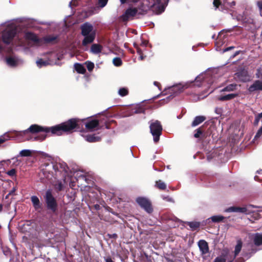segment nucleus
<instances>
[{
    "instance_id": "13d9d810",
    "label": "nucleus",
    "mask_w": 262,
    "mask_h": 262,
    "mask_svg": "<svg viewBox=\"0 0 262 262\" xmlns=\"http://www.w3.org/2000/svg\"><path fill=\"white\" fill-rule=\"evenodd\" d=\"M188 87V85L187 84L184 85H183L181 84V89L183 88V89H186Z\"/></svg>"
},
{
    "instance_id": "5fc2aeb1",
    "label": "nucleus",
    "mask_w": 262,
    "mask_h": 262,
    "mask_svg": "<svg viewBox=\"0 0 262 262\" xmlns=\"http://www.w3.org/2000/svg\"><path fill=\"white\" fill-rule=\"evenodd\" d=\"M233 48H234V47H230L224 49L223 52H227Z\"/></svg>"
},
{
    "instance_id": "9b49d317",
    "label": "nucleus",
    "mask_w": 262,
    "mask_h": 262,
    "mask_svg": "<svg viewBox=\"0 0 262 262\" xmlns=\"http://www.w3.org/2000/svg\"><path fill=\"white\" fill-rule=\"evenodd\" d=\"M54 58H57V60H59V57H57V55L55 53H51L50 54V57L49 60H44L42 59H40L36 61V63L38 68H41L44 66H46L48 64H57V62L56 60H54Z\"/></svg>"
},
{
    "instance_id": "f257e3e1",
    "label": "nucleus",
    "mask_w": 262,
    "mask_h": 262,
    "mask_svg": "<svg viewBox=\"0 0 262 262\" xmlns=\"http://www.w3.org/2000/svg\"><path fill=\"white\" fill-rule=\"evenodd\" d=\"M85 120H80L77 118H73L61 124L51 126L44 127L37 124L31 125L27 130L19 133L20 135H26L29 132L33 133H41L39 137L35 138L36 140H43L47 137V134L51 133L52 135L60 136L63 132H70L74 129L80 127L81 123L84 122L85 128L90 130L93 131L98 128V121L95 119L85 122Z\"/></svg>"
},
{
    "instance_id": "7c9ffc66",
    "label": "nucleus",
    "mask_w": 262,
    "mask_h": 262,
    "mask_svg": "<svg viewBox=\"0 0 262 262\" xmlns=\"http://www.w3.org/2000/svg\"><path fill=\"white\" fill-rule=\"evenodd\" d=\"M237 85L236 84H230L225 87L221 90V92H231L237 89Z\"/></svg>"
},
{
    "instance_id": "1a4fd4ad",
    "label": "nucleus",
    "mask_w": 262,
    "mask_h": 262,
    "mask_svg": "<svg viewBox=\"0 0 262 262\" xmlns=\"http://www.w3.org/2000/svg\"><path fill=\"white\" fill-rule=\"evenodd\" d=\"M44 198L47 209L55 212L57 210V203L51 190L49 189L46 192Z\"/></svg>"
},
{
    "instance_id": "58836bf2",
    "label": "nucleus",
    "mask_w": 262,
    "mask_h": 262,
    "mask_svg": "<svg viewBox=\"0 0 262 262\" xmlns=\"http://www.w3.org/2000/svg\"><path fill=\"white\" fill-rule=\"evenodd\" d=\"M113 63L114 64V66H115L116 67H119L122 64V60L120 58L116 57V58H114V59L113 60Z\"/></svg>"
},
{
    "instance_id": "f704fd0d",
    "label": "nucleus",
    "mask_w": 262,
    "mask_h": 262,
    "mask_svg": "<svg viewBox=\"0 0 262 262\" xmlns=\"http://www.w3.org/2000/svg\"><path fill=\"white\" fill-rule=\"evenodd\" d=\"M32 154V151L29 149H23L19 152V155L21 157H29Z\"/></svg>"
},
{
    "instance_id": "6e6d98bb",
    "label": "nucleus",
    "mask_w": 262,
    "mask_h": 262,
    "mask_svg": "<svg viewBox=\"0 0 262 262\" xmlns=\"http://www.w3.org/2000/svg\"><path fill=\"white\" fill-rule=\"evenodd\" d=\"M32 222L31 221H27L26 223L24 224V226H31Z\"/></svg>"
},
{
    "instance_id": "3c124183",
    "label": "nucleus",
    "mask_w": 262,
    "mask_h": 262,
    "mask_svg": "<svg viewBox=\"0 0 262 262\" xmlns=\"http://www.w3.org/2000/svg\"><path fill=\"white\" fill-rule=\"evenodd\" d=\"M78 5V2H77V0H72V1L70 2V3H69V6L70 7H72V5L76 6H77Z\"/></svg>"
},
{
    "instance_id": "680f3d73",
    "label": "nucleus",
    "mask_w": 262,
    "mask_h": 262,
    "mask_svg": "<svg viewBox=\"0 0 262 262\" xmlns=\"http://www.w3.org/2000/svg\"><path fill=\"white\" fill-rule=\"evenodd\" d=\"M3 209V205L0 203V212L2 211Z\"/></svg>"
},
{
    "instance_id": "72a5a7b5",
    "label": "nucleus",
    "mask_w": 262,
    "mask_h": 262,
    "mask_svg": "<svg viewBox=\"0 0 262 262\" xmlns=\"http://www.w3.org/2000/svg\"><path fill=\"white\" fill-rule=\"evenodd\" d=\"M156 186L157 188L161 190H164L166 188V184L161 180L156 181Z\"/></svg>"
},
{
    "instance_id": "c756f323",
    "label": "nucleus",
    "mask_w": 262,
    "mask_h": 262,
    "mask_svg": "<svg viewBox=\"0 0 262 262\" xmlns=\"http://www.w3.org/2000/svg\"><path fill=\"white\" fill-rule=\"evenodd\" d=\"M75 70L77 73L80 74H84L86 72V70L84 67L80 63H76L74 64Z\"/></svg>"
},
{
    "instance_id": "f3484780",
    "label": "nucleus",
    "mask_w": 262,
    "mask_h": 262,
    "mask_svg": "<svg viewBox=\"0 0 262 262\" xmlns=\"http://www.w3.org/2000/svg\"><path fill=\"white\" fill-rule=\"evenodd\" d=\"M227 212H242L249 213L247 207H230L225 210Z\"/></svg>"
},
{
    "instance_id": "ddd939ff",
    "label": "nucleus",
    "mask_w": 262,
    "mask_h": 262,
    "mask_svg": "<svg viewBox=\"0 0 262 262\" xmlns=\"http://www.w3.org/2000/svg\"><path fill=\"white\" fill-rule=\"evenodd\" d=\"M198 245L202 256L204 259H206L209 255L208 243L206 241L201 239L198 242Z\"/></svg>"
},
{
    "instance_id": "09e8293b",
    "label": "nucleus",
    "mask_w": 262,
    "mask_h": 262,
    "mask_svg": "<svg viewBox=\"0 0 262 262\" xmlns=\"http://www.w3.org/2000/svg\"><path fill=\"white\" fill-rule=\"evenodd\" d=\"M215 112L216 114L221 116L223 112V109L222 107H216L215 109Z\"/></svg>"
},
{
    "instance_id": "20e7f679",
    "label": "nucleus",
    "mask_w": 262,
    "mask_h": 262,
    "mask_svg": "<svg viewBox=\"0 0 262 262\" xmlns=\"http://www.w3.org/2000/svg\"><path fill=\"white\" fill-rule=\"evenodd\" d=\"M81 34L84 36V39L82 41V45L83 46L92 43L96 37V30L93 26L89 22H86L80 26Z\"/></svg>"
},
{
    "instance_id": "0e129e2a",
    "label": "nucleus",
    "mask_w": 262,
    "mask_h": 262,
    "mask_svg": "<svg viewBox=\"0 0 262 262\" xmlns=\"http://www.w3.org/2000/svg\"><path fill=\"white\" fill-rule=\"evenodd\" d=\"M142 45H143V46L144 47L146 46V43L145 42H142Z\"/></svg>"
},
{
    "instance_id": "e433bc0d",
    "label": "nucleus",
    "mask_w": 262,
    "mask_h": 262,
    "mask_svg": "<svg viewBox=\"0 0 262 262\" xmlns=\"http://www.w3.org/2000/svg\"><path fill=\"white\" fill-rule=\"evenodd\" d=\"M128 90L125 88H120L118 91V94L121 97L126 96L128 94Z\"/></svg>"
},
{
    "instance_id": "cd10ccee",
    "label": "nucleus",
    "mask_w": 262,
    "mask_h": 262,
    "mask_svg": "<svg viewBox=\"0 0 262 262\" xmlns=\"http://www.w3.org/2000/svg\"><path fill=\"white\" fill-rule=\"evenodd\" d=\"M206 119V117L203 116H199L195 117L194 119V120L193 121L192 123V126H195L201 123H202L204 121H205Z\"/></svg>"
},
{
    "instance_id": "79ce46f5",
    "label": "nucleus",
    "mask_w": 262,
    "mask_h": 262,
    "mask_svg": "<svg viewBox=\"0 0 262 262\" xmlns=\"http://www.w3.org/2000/svg\"><path fill=\"white\" fill-rule=\"evenodd\" d=\"M137 53L139 55V59L141 60H143L145 58V56L143 55L142 50L139 47H137Z\"/></svg>"
},
{
    "instance_id": "473e14b6",
    "label": "nucleus",
    "mask_w": 262,
    "mask_h": 262,
    "mask_svg": "<svg viewBox=\"0 0 262 262\" xmlns=\"http://www.w3.org/2000/svg\"><path fill=\"white\" fill-rule=\"evenodd\" d=\"M226 1L227 0H223V2H221L220 0H214L213 4L214 7H215V9L219 8L220 6H221V8H222V6L225 5Z\"/></svg>"
},
{
    "instance_id": "5701e85b",
    "label": "nucleus",
    "mask_w": 262,
    "mask_h": 262,
    "mask_svg": "<svg viewBox=\"0 0 262 262\" xmlns=\"http://www.w3.org/2000/svg\"><path fill=\"white\" fill-rule=\"evenodd\" d=\"M58 36L54 35H48L44 36L42 38L40 39L41 41H43L45 43H53L56 41Z\"/></svg>"
},
{
    "instance_id": "dca6fc26",
    "label": "nucleus",
    "mask_w": 262,
    "mask_h": 262,
    "mask_svg": "<svg viewBox=\"0 0 262 262\" xmlns=\"http://www.w3.org/2000/svg\"><path fill=\"white\" fill-rule=\"evenodd\" d=\"M209 77L210 76L207 73H202L201 74H200V75L196 77L194 83L197 86H200V85L199 84H198V82H201L202 80H203L202 84H204L205 83L208 82L209 81L208 79Z\"/></svg>"
},
{
    "instance_id": "ea45409f",
    "label": "nucleus",
    "mask_w": 262,
    "mask_h": 262,
    "mask_svg": "<svg viewBox=\"0 0 262 262\" xmlns=\"http://www.w3.org/2000/svg\"><path fill=\"white\" fill-rule=\"evenodd\" d=\"M85 64H86V68H87L88 71L91 72L93 70V69L94 68V63H93L91 61H88L85 62Z\"/></svg>"
},
{
    "instance_id": "a211bd4d",
    "label": "nucleus",
    "mask_w": 262,
    "mask_h": 262,
    "mask_svg": "<svg viewBox=\"0 0 262 262\" xmlns=\"http://www.w3.org/2000/svg\"><path fill=\"white\" fill-rule=\"evenodd\" d=\"M82 136L85 141L91 143L98 142L101 139V137L96 134H83Z\"/></svg>"
},
{
    "instance_id": "4d7b16f0",
    "label": "nucleus",
    "mask_w": 262,
    "mask_h": 262,
    "mask_svg": "<svg viewBox=\"0 0 262 262\" xmlns=\"http://www.w3.org/2000/svg\"><path fill=\"white\" fill-rule=\"evenodd\" d=\"M105 262H114L110 257L105 258Z\"/></svg>"
},
{
    "instance_id": "bb28decb",
    "label": "nucleus",
    "mask_w": 262,
    "mask_h": 262,
    "mask_svg": "<svg viewBox=\"0 0 262 262\" xmlns=\"http://www.w3.org/2000/svg\"><path fill=\"white\" fill-rule=\"evenodd\" d=\"M236 75L238 79L242 81L245 82L249 80V77L247 75V72L246 71L237 73Z\"/></svg>"
},
{
    "instance_id": "393cba45",
    "label": "nucleus",
    "mask_w": 262,
    "mask_h": 262,
    "mask_svg": "<svg viewBox=\"0 0 262 262\" xmlns=\"http://www.w3.org/2000/svg\"><path fill=\"white\" fill-rule=\"evenodd\" d=\"M102 47L101 45L94 43L92 45L90 51L92 53L97 54L100 53L102 51Z\"/></svg>"
},
{
    "instance_id": "412c9836",
    "label": "nucleus",
    "mask_w": 262,
    "mask_h": 262,
    "mask_svg": "<svg viewBox=\"0 0 262 262\" xmlns=\"http://www.w3.org/2000/svg\"><path fill=\"white\" fill-rule=\"evenodd\" d=\"M31 200L35 210H38L42 208V204L40 202V201L37 196H32L31 197Z\"/></svg>"
},
{
    "instance_id": "864d4df0",
    "label": "nucleus",
    "mask_w": 262,
    "mask_h": 262,
    "mask_svg": "<svg viewBox=\"0 0 262 262\" xmlns=\"http://www.w3.org/2000/svg\"><path fill=\"white\" fill-rule=\"evenodd\" d=\"M154 84L155 86H157V87L158 88V89H159V90L160 91H162V89H161V86H160V83H159V82H157V81H155V82H154Z\"/></svg>"
},
{
    "instance_id": "b1692460",
    "label": "nucleus",
    "mask_w": 262,
    "mask_h": 262,
    "mask_svg": "<svg viewBox=\"0 0 262 262\" xmlns=\"http://www.w3.org/2000/svg\"><path fill=\"white\" fill-rule=\"evenodd\" d=\"M225 217L222 215H214L206 220V223H209L210 222L213 223H219L222 222Z\"/></svg>"
},
{
    "instance_id": "4be33fe9",
    "label": "nucleus",
    "mask_w": 262,
    "mask_h": 262,
    "mask_svg": "<svg viewBox=\"0 0 262 262\" xmlns=\"http://www.w3.org/2000/svg\"><path fill=\"white\" fill-rule=\"evenodd\" d=\"M25 37L28 40H32L36 43H39L41 42V39H39L35 34L28 32L25 34Z\"/></svg>"
},
{
    "instance_id": "de8ad7c7",
    "label": "nucleus",
    "mask_w": 262,
    "mask_h": 262,
    "mask_svg": "<svg viewBox=\"0 0 262 262\" xmlns=\"http://www.w3.org/2000/svg\"><path fill=\"white\" fill-rule=\"evenodd\" d=\"M16 170L14 168L11 169V170L8 171L7 172V174L9 176L13 177L16 175Z\"/></svg>"
},
{
    "instance_id": "e2e57ef3",
    "label": "nucleus",
    "mask_w": 262,
    "mask_h": 262,
    "mask_svg": "<svg viewBox=\"0 0 262 262\" xmlns=\"http://www.w3.org/2000/svg\"><path fill=\"white\" fill-rule=\"evenodd\" d=\"M4 162V161H2L0 162V168H1V166L3 165V163Z\"/></svg>"
},
{
    "instance_id": "2eb2a0df",
    "label": "nucleus",
    "mask_w": 262,
    "mask_h": 262,
    "mask_svg": "<svg viewBox=\"0 0 262 262\" xmlns=\"http://www.w3.org/2000/svg\"><path fill=\"white\" fill-rule=\"evenodd\" d=\"M249 237L256 246L262 245V234L259 233L250 234Z\"/></svg>"
},
{
    "instance_id": "4c0bfd02",
    "label": "nucleus",
    "mask_w": 262,
    "mask_h": 262,
    "mask_svg": "<svg viewBox=\"0 0 262 262\" xmlns=\"http://www.w3.org/2000/svg\"><path fill=\"white\" fill-rule=\"evenodd\" d=\"M203 136V133L200 128H198L194 131V137L195 138L201 139Z\"/></svg>"
},
{
    "instance_id": "f8f14e48",
    "label": "nucleus",
    "mask_w": 262,
    "mask_h": 262,
    "mask_svg": "<svg viewBox=\"0 0 262 262\" xmlns=\"http://www.w3.org/2000/svg\"><path fill=\"white\" fill-rule=\"evenodd\" d=\"M136 202L143 208L147 213H151L152 211L151 203L149 201L144 197H139L137 198Z\"/></svg>"
},
{
    "instance_id": "774afa93",
    "label": "nucleus",
    "mask_w": 262,
    "mask_h": 262,
    "mask_svg": "<svg viewBox=\"0 0 262 262\" xmlns=\"http://www.w3.org/2000/svg\"><path fill=\"white\" fill-rule=\"evenodd\" d=\"M180 115L177 116V118H178V119H179V118H180Z\"/></svg>"
},
{
    "instance_id": "6e6552de",
    "label": "nucleus",
    "mask_w": 262,
    "mask_h": 262,
    "mask_svg": "<svg viewBox=\"0 0 262 262\" xmlns=\"http://www.w3.org/2000/svg\"><path fill=\"white\" fill-rule=\"evenodd\" d=\"M180 83H177L170 86H168L164 89L161 93L157 96L156 98L159 97L160 96H164L169 94V96L166 98L167 101H169L170 99L173 98L176 96L180 93Z\"/></svg>"
},
{
    "instance_id": "4468645a",
    "label": "nucleus",
    "mask_w": 262,
    "mask_h": 262,
    "mask_svg": "<svg viewBox=\"0 0 262 262\" xmlns=\"http://www.w3.org/2000/svg\"><path fill=\"white\" fill-rule=\"evenodd\" d=\"M7 65L10 67H16L23 63V61L16 57H8L6 58Z\"/></svg>"
},
{
    "instance_id": "bf43d9fd",
    "label": "nucleus",
    "mask_w": 262,
    "mask_h": 262,
    "mask_svg": "<svg viewBox=\"0 0 262 262\" xmlns=\"http://www.w3.org/2000/svg\"><path fill=\"white\" fill-rule=\"evenodd\" d=\"M256 116H258L260 119L262 118V112L257 114Z\"/></svg>"
},
{
    "instance_id": "37998d69",
    "label": "nucleus",
    "mask_w": 262,
    "mask_h": 262,
    "mask_svg": "<svg viewBox=\"0 0 262 262\" xmlns=\"http://www.w3.org/2000/svg\"><path fill=\"white\" fill-rule=\"evenodd\" d=\"M213 90H214L213 89H212L211 90V91L209 92H208V90H205L204 91V94L199 95V99H203L205 97H207L208 95L209 94L211 93V92H212L213 91Z\"/></svg>"
},
{
    "instance_id": "a19ab883",
    "label": "nucleus",
    "mask_w": 262,
    "mask_h": 262,
    "mask_svg": "<svg viewBox=\"0 0 262 262\" xmlns=\"http://www.w3.org/2000/svg\"><path fill=\"white\" fill-rule=\"evenodd\" d=\"M235 2L234 1H233L231 4L226 3L224 6H222V8H221V9H222V10L228 9L230 8L235 6Z\"/></svg>"
},
{
    "instance_id": "a18cd8bd",
    "label": "nucleus",
    "mask_w": 262,
    "mask_h": 262,
    "mask_svg": "<svg viewBox=\"0 0 262 262\" xmlns=\"http://www.w3.org/2000/svg\"><path fill=\"white\" fill-rule=\"evenodd\" d=\"M17 189L16 187H13L12 190L9 192V193L6 195V199H8L9 195H15V191Z\"/></svg>"
},
{
    "instance_id": "6ab92c4d",
    "label": "nucleus",
    "mask_w": 262,
    "mask_h": 262,
    "mask_svg": "<svg viewBox=\"0 0 262 262\" xmlns=\"http://www.w3.org/2000/svg\"><path fill=\"white\" fill-rule=\"evenodd\" d=\"M262 90V81L256 80L248 89L250 92Z\"/></svg>"
},
{
    "instance_id": "7ed1b4c3",
    "label": "nucleus",
    "mask_w": 262,
    "mask_h": 262,
    "mask_svg": "<svg viewBox=\"0 0 262 262\" xmlns=\"http://www.w3.org/2000/svg\"><path fill=\"white\" fill-rule=\"evenodd\" d=\"M169 0H140L139 10L140 12L147 13L149 10L157 14L163 12Z\"/></svg>"
},
{
    "instance_id": "f03ea898",
    "label": "nucleus",
    "mask_w": 262,
    "mask_h": 262,
    "mask_svg": "<svg viewBox=\"0 0 262 262\" xmlns=\"http://www.w3.org/2000/svg\"><path fill=\"white\" fill-rule=\"evenodd\" d=\"M69 168L64 162H48L41 166V171L39 175L42 174L48 180L53 178H61L62 181L58 180L55 185L56 189L60 191L63 189L67 178H69Z\"/></svg>"
},
{
    "instance_id": "603ef678",
    "label": "nucleus",
    "mask_w": 262,
    "mask_h": 262,
    "mask_svg": "<svg viewBox=\"0 0 262 262\" xmlns=\"http://www.w3.org/2000/svg\"><path fill=\"white\" fill-rule=\"evenodd\" d=\"M260 119V118H259L258 116H255V121L254 122V124L255 125H258V123Z\"/></svg>"
},
{
    "instance_id": "c85d7f7f",
    "label": "nucleus",
    "mask_w": 262,
    "mask_h": 262,
    "mask_svg": "<svg viewBox=\"0 0 262 262\" xmlns=\"http://www.w3.org/2000/svg\"><path fill=\"white\" fill-rule=\"evenodd\" d=\"M242 248V242L241 240H238L237 244L235 247L234 256H232L233 259L238 255L241 251Z\"/></svg>"
},
{
    "instance_id": "2f4dec72",
    "label": "nucleus",
    "mask_w": 262,
    "mask_h": 262,
    "mask_svg": "<svg viewBox=\"0 0 262 262\" xmlns=\"http://www.w3.org/2000/svg\"><path fill=\"white\" fill-rule=\"evenodd\" d=\"M186 224L190 227L192 230H196L200 225V223L197 222H187Z\"/></svg>"
},
{
    "instance_id": "9d476101",
    "label": "nucleus",
    "mask_w": 262,
    "mask_h": 262,
    "mask_svg": "<svg viewBox=\"0 0 262 262\" xmlns=\"http://www.w3.org/2000/svg\"><path fill=\"white\" fill-rule=\"evenodd\" d=\"M74 179L76 180L78 187H86L90 184L91 180L86 177L82 171H76L74 174Z\"/></svg>"
},
{
    "instance_id": "c9c22d12",
    "label": "nucleus",
    "mask_w": 262,
    "mask_h": 262,
    "mask_svg": "<svg viewBox=\"0 0 262 262\" xmlns=\"http://www.w3.org/2000/svg\"><path fill=\"white\" fill-rule=\"evenodd\" d=\"M223 34V32L221 31L219 33V35H218V37H217V41H216V45L217 46H221L224 42L223 41H222V35Z\"/></svg>"
},
{
    "instance_id": "aec40b11",
    "label": "nucleus",
    "mask_w": 262,
    "mask_h": 262,
    "mask_svg": "<svg viewBox=\"0 0 262 262\" xmlns=\"http://www.w3.org/2000/svg\"><path fill=\"white\" fill-rule=\"evenodd\" d=\"M233 260L232 256L229 254L222 255L217 257L214 260V262H232Z\"/></svg>"
},
{
    "instance_id": "0eeeda50",
    "label": "nucleus",
    "mask_w": 262,
    "mask_h": 262,
    "mask_svg": "<svg viewBox=\"0 0 262 262\" xmlns=\"http://www.w3.org/2000/svg\"><path fill=\"white\" fill-rule=\"evenodd\" d=\"M144 12H140L139 10V5L135 8H129L125 10L119 17V20L123 22H127L128 20L133 19L136 14H144Z\"/></svg>"
},
{
    "instance_id": "69168bd1",
    "label": "nucleus",
    "mask_w": 262,
    "mask_h": 262,
    "mask_svg": "<svg viewBox=\"0 0 262 262\" xmlns=\"http://www.w3.org/2000/svg\"><path fill=\"white\" fill-rule=\"evenodd\" d=\"M2 50H3V47L1 45H0V52L2 51Z\"/></svg>"
},
{
    "instance_id": "c03bdc74",
    "label": "nucleus",
    "mask_w": 262,
    "mask_h": 262,
    "mask_svg": "<svg viewBox=\"0 0 262 262\" xmlns=\"http://www.w3.org/2000/svg\"><path fill=\"white\" fill-rule=\"evenodd\" d=\"M69 186L70 187L74 189V187L76 186H77V181H74V180L72 178H70V183H69Z\"/></svg>"
},
{
    "instance_id": "338daca9",
    "label": "nucleus",
    "mask_w": 262,
    "mask_h": 262,
    "mask_svg": "<svg viewBox=\"0 0 262 262\" xmlns=\"http://www.w3.org/2000/svg\"><path fill=\"white\" fill-rule=\"evenodd\" d=\"M167 168L168 169H170V166H169V165L167 166Z\"/></svg>"
},
{
    "instance_id": "49530a36",
    "label": "nucleus",
    "mask_w": 262,
    "mask_h": 262,
    "mask_svg": "<svg viewBox=\"0 0 262 262\" xmlns=\"http://www.w3.org/2000/svg\"><path fill=\"white\" fill-rule=\"evenodd\" d=\"M108 0H98V4L101 8L104 7L107 4Z\"/></svg>"
},
{
    "instance_id": "423d86ee",
    "label": "nucleus",
    "mask_w": 262,
    "mask_h": 262,
    "mask_svg": "<svg viewBox=\"0 0 262 262\" xmlns=\"http://www.w3.org/2000/svg\"><path fill=\"white\" fill-rule=\"evenodd\" d=\"M149 124L150 132L153 136L154 141L157 143L159 141L160 137L162 134V125L158 120L151 121Z\"/></svg>"
},
{
    "instance_id": "052dcab7",
    "label": "nucleus",
    "mask_w": 262,
    "mask_h": 262,
    "mask_svg": "<svg viewBox=\"0 0 262 262\" xmlns=\"http://www.w3.org/2000/svg\"><path fill=\"white\" fill-rule=\"evenodd\" d=\"M120 1L121 2V4H124L126 2V0H120Z\"/></svg>"
},
{
    "instance_id": "a878e982",
    "label": "nucleus",
    "mask_w": 262,
    "mask_h": 262,
    "mask_svg": "<svg viewBox=\"0 0 262 262\" xmlns=\"http://www.w3.org/2000/svg\"><path fill=\"white\" fill-rule=\"evenodd\" d=\"M238 96V94H229L224 96H220L218 97L220 101H226L234 99Z\"/></svg>"
},
{
    "instance_id": "39448f33",
    "label": "nucleus",
    "mask_w": 262,
    "mask_h": 262,
    "mask_svg": "<svg viewBox=\"0 0 262 262\" xmlns=\"http://www.w3.org/2000/svg\"><path fill=\"white\" fill-rule=\"evenodd\" d=\"M7 27L6 29L3 32L2 39L5 43L9 44L16 33V27L12 22H8Z\"/></svg>"
},
{
    "instance_id": "8fccbe9b",
    "label": "nucleus",
    "mask_w": 262,
    "mask_h": 262,
    "mask_svg": "<svg viewBox=\"0 0 262 262\" xmlns=\"http://www.w3.org/2000/svg\"><path fill=\"white\" fill-rule=\"evenodd\" d=\"M257 4L259 8L260 15L262 16V1L257 2Z\"/></svg>"
}]
</instances>
